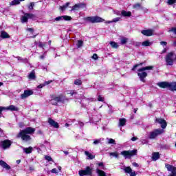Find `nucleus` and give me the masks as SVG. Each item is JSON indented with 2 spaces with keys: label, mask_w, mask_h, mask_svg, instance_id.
Returning <instances> with one entry per match:
<instances>
[{
  "label": "nucleus",
  "mask_w": 176,
  "mask_h": 176,
  "mask_svg": "<svg viewBox=\"0 0 176 176\" xmlns=\"http://www.w3.org/2000/svg\"><path fill=\"white\" fill-rule=\"evenodd\" d=\"M34 133H35V128L27 127L19 133L17 138H21L23 141H30L31 137L28 134H34Z\"/></svg>",
  "instance_id": "1"
},
{
  "label": "nucleus",
  "mask_w": 176,
  "mask_h": 176,
  "mask_svg": "<svg viewBox=\"0 0 176 176\" xmlns=\"http://www.w3.org/2000/svg\"><path fill=\"white\" fill-rule=\"evenodd\" d=\"M152 69H153V66H146L138 69V76H139L141 82L145 83V78L148 76V73H146L145 71H152Z\"/></svg>",
  "instance_id": "2"
},
{
  "label": "nucleus",
  "mask_w": 176,
  "mask_h": 176,
  "mask_svg": "<svg viewBox=\"0 0 176 176\" xmlns=\"http://www.w3.org/2000/svg\"><path fill=\"white\" fill-rule=\"evenodd\" d=\"M121 155H122L125 159H130L132 156L137 155V150L124 151L121 152Z\"/></svg>",
  "instance_id": "3"
},
{
  "label": "nucleus",
  "mask_w": 176,
  "mask_h": 176,
  "mask_svg": "<svg viewBox=\"0 0 176 176\" xmlns=\"http://www.w3.org/2000/svg\"><path fill=\"white\" fill-rule=\"evenodd\" d=\"M164 132V130L163 129H155L152 132H150V135H149V138L150 140H155V138H156V137H157V135H160V134H163V133Z\"/></svg>",
  "instance_id": "4"
},
{
  "label": "nucleus",
  "mask_w": 176,
  "mask_h": 176,
  "mask_svg": "<svg viewBox=\"0 0 176 176\" xmlns=\"http://www.w3.org/2000/svg\"><path fill=\"white\" fill-rule=\"evenodd\" d=\"M80 176L91 175L93 169L90 166H87L85 170H80L78 172Z\"/></svg>",
  "instance_id": "5"
},
{
  "label": "nucleus",
  "mask_w": 176,
  "mask_h": 176,
  "mask_svg": "<svg viewBox=\"0 0 176 176\" xmlns=\"http://www.w3.org/2000/svg\"><path fill=\"white\" fill-rule=\"evenodd\" d=\"M28 19H32V20H35V14L26 13L21 18V23H27Z\"/></svg>",
  "instance_id": "6"
},
{
  "label": "nucleus",
  "mask_w": 176,
  "mask_h": 176,
  "mask_svg": "<svg viewBox=\"0 0 176 176\" xmlns=\"http://www.w3.org/2000/svg\"><path fill=\"white\" fill-rule=\"evenodd\" d=\"M174 54L173 52H170L166 55V61L167 65H173L174 64V59L173 58Z\"/></svg>",
  "instance_id": "7"
},
{
  "label": "nucleus",
  "mask_w": 176,
  "mask_h": 176,
  "mask_svg": "<svg viewBox=\"0 0 176 176\" xmlns=\"http://www.w3.org/2000/svg\"><path fill=\"white\" fill-rule=\"evenodd\" d=\"M165 167L167 168L168 171H170L171 174L169 176H176V168L168 164H166Z\"/></svg>",
  "instance_id": "8"
},
{
  "label": "nucleus",
  "mask_w": 176,
  "mask_h": 176,
  "mask_svg": "<svg viewBox=\"0 0 176 176\" xmlns=\"http://www.w3.org/2000/svg\"><path fill=\"white\" fill-rule=\"evenodd\" d=\"M83 8H86V3H79L72 8L71 12H76V10H79L80 8L83 9Z\"/></svg>",
  "instance_id": "9"
},
{
  "label": "nucleus",
  "mask_w": 176,
  "mask_h": 176,
  "mask_svg": "<svg viewBox=\"0 0 176 176\" xmlns=\"http://www.w3.org/2000/svg\"><path fill=\"white\" fill-rule=\"evenodd\" d=\"M63 20H65V21H71V20H72V17L67 15H63L58 16L55 19L56 21H63Z\"/></svg>",
  "instance_id": "10"
},
{
  "label": "nucleus",
  "mask_w": 176,
  "mask_h": 176,
  "mask_svg": "<svg viewBox=\"0 0 176 176\" xmlns=\"http://www.w3.org/2000/svg\"><path fill=\"white\" fill-rule=\"evenodd\" d=\"M57 102H64L63 96H57L54 99L51 100V104H52V105H57Z\"/></svg>",
  "instance_id": "11"
},
{
  "label": "nucleus",
  "mask_w": 176,
  "mask_h": 176,
  "mask_svg": "<svg viewBox=\"0 0 176 176\" xmlns=\"http://www.w3.org/2000/svg\"><path fill=\"white\" fill-rule=\"evenodd\" d=\"M34 94V91L32 90H25L24 93L21 95V98L24 100L30 96H32Z\"/></svg>",
  "instance_id": "12"
},
{
  "label": "nucleus",
  "mask_w": 176,
  "mask_h": 176,
  "mask_svg": "<svg viewBox=\"0 0 176 176\" xmlns=\"http://www.w3.org/2000/svg\"><path fill=\"white\" fill-rule=\"evenodd\" d=\"M155 122L161 125L162 129H166L167 127V122L163 118H157Z\"/></svg>",
  "instance_id": "13"
},
{
  "label": "nucleus",
  "mask_w": 176,
  "mask_h": 176,
  "mask_svg": "<svg viewBox=\"0 0 176 176\" xmlns=\"http://www.w3.org/2000/svg\"><path fill=\"white\" fill-rule=\"evenodd\" d=\"M0 145L1 146H2L3 149H6L8 148H9V146H10V145H12V142L10 140H4V141H1L0 142Z\"/></svg>",
  "instance_id": "14"
},
{
  "label": "nucleus",
  "mask_w": 176,
  "mask_h": 176,
  "mask_svg": "<svg viewBox=\"0 0 176 176\" xmlns=\"http://www.w3.org/2000/svg\"><path fill=\"white\" fill-rule=\"evenodd\" d=\"M48 123L50 125H51L52 127H54V129H58V127H60V125L58 124V122L52 118H48Z\"/></svg>",
  "instance_id": "15"
},
{
  "label": "nucleus",
  "mask_w": 176,
  "mask_h": 176,
  "mask_svg": "<svg viewBox=\"0 0 176 176\" xmlns=\"http://www.w3.org/2000/svg\"><path fill=\"white\" fill-rule=\"evenodd\" d=\"M141 32L145 36H152L153 35V30L151 29L142 30Z\"/></svg>",
  "instance_id": "16"
},
{
  "label": "nucleus",
  "mask_w": 176,
  "mask_h": 176,
  "mask_svg": "<svg viewBox=\"0 0 176 176\" xmlns=\"http://www.w3.org/2000/svg\"><path fill=\"white\" fill-rule=\"evenodd\" d=\"M124 170V172L126 174L130 175V176H135V175H137V174L135 173V171H133V170L131 169V168H130V166L126 167Z\"/></svg>",
  "instance_id": "17"
},
{
  "label": "nucleus",
  "mask_w": 176,
  "mask_h": 176,
  "mask_svg": "<svg viewBox=\"0 0 176 176\" xmlns=\"http://www.w3.org/2000/svg\"><path fill=\"white\" fill-rule=\"evenodd\" d=\"M157 85L159 86V87H161V89H167V87H169L170 86V82H158Z\"/></svg>",
  "instance_id": "18"
},
{
  "label": "nucleus",
  "mask_w": 176,
  "mask_h": 176,
  "mask_svg": "<svg viewBox=\"0 0 176 176\" xmlns=\"http://www.w3.org/2000/svg\"><path fill=\"white\" fill-rule=\"evenodd\" d=\"M4 111H19V107L14 106V105H10L9 107H3Z\"/></svg>",
  "instance_id": "19"
},
{
  "label": "nucleus",
  "mask_w": 176,
  "mask_h": 176,
  "mask_svg": "<svg viewBox=\"0 0 176 176\" xmlns=\"http://www.w3.org/2000/svg\"><path fill=\"white\" fill-rule=\"evenodd\" d=\"M0 166L3 167V168H6V170H10V166H9L5 161H0Z\"/></svg>",
  "instance_id": "20"
},
{
  "label": "nucleus",
  "mask_w": 176,
  "mask_h": 176,
  "mask_svg": "<svg viewBox=\"0 0 176 176\" xmlns=\"http://www.w3.org/2000/svg\"><path fill=\"white\" fill-rule=\"evenodd\" d=\"M85 155H87L88 159H89L90 160H93V159L96 157V155H93L89 151H85Z\"/></svg>",
  "instance_id": "21"
},
{
  "label": "nucleus",
  "mask_w": 176,
  "mask_h": 176,
  "mask_svg": "<svg viewBox=\"0 0 176 176\" xmlns=\"http://www.w3.org/2000/svg\"><path fill=\"white\" fill-rule=\"evenodd\" d=\"M1 37L3 39H6L8 38H10V36H9V34H8V32H6L5 31H1Z\"/></svg>",
  "instance_id": "22"
},
{
  "label": "nucleus",
  "mask_w": 176,
  "mask_h": 176,
  "mask_svg": "<svg viewBox=\"0 0 176 176\" xmlns=\"http://www.w3.org/2000/svg\"><path fill=\"white\" fill-rule=\"evenodd\" d=\"M126 122H127V120L125 118H120L119 120L120 127H123V126H125Z\"/></svg>",
  "instance_id": "23"
},
{
  "label": "nucleus",
  "mask_w": 176,
  "mask_h": 176,
  "mask_svg": "<svg viewBox=\"0 0 176 176\" xmlns=\"http://www.w3.org/2000/svg\"><path fill=\"white\" fill-rule=\"evenodd\" d=\"M121 14L123 17H130V16H131V12L123 10L122 11Z\"/></svg>",
  "instance_id": "24"
},
{
  "label": "nucleus",
  "mask_w": 176,
  "mask_h": 176,
  "mask_svg": "<svg viewBox=\"0 0 176 176\" xmlns=\"http://www.w3.org/2000/svg\"><path fill=\"white\" fill-rule=\"evenodd\" d=\"M160 155L159 154V153L156 152L153 153L152 160H154V162H156V160L160 159Z\"/></svg>",
  "instance_id": "25"
},
{
  "label": "nucleus",
  "mask_w": 176,
  "mask_h": 176,
  "mask_svg": "<svg viewBox=\"0 0 176 176\" xmlns=\"http://www.w3.org/2000/svg\"><path fill=\"white\" fill-rule=\"evenodd\" d=\"M169 88L172 91H174L176 90V82H169Z\"/></svg>",
  "instance_id": "26"
},
{
  "label": "nucleus",
  "mask_w": 176,
  "mask_h": 176,
  "mask_svg": "<svg viewBox=\"0 0 176 176\" xmlns=\"http://www.w3.org/2000/svg\"><path fill=\"white\" fill-rule=\"evenodd\" d=\"M104 19L100 16H94V23H102Z\"/></svg>",
  "instance_id": "27"
},
{
  "label": "nucleus",
  "mask_w": 176,
  "mask_h": 176,
  "mask_svg": "<svg viewBox=\"0 0 176 176\" xmlns=\"http://www.w3.org/2000/svg\"><path fill=\"white\" fill-rule=\"evenodd\" d=\"M153 43V42H151L148 40H146L145 41H143L142 43V46H151V45H152Z\"/></svg>",
  "instance_id": "28"
},
{
  "label": "nucleus",
  "mask_w": 176,
  "mask_h": 176,
  "mask_svg": "<svg viewBox=\"0 0 176 176\" xmlns=\"http://www.w3.org/2000/svg\"><path fill=\"white\" fill-rule=\"evenodd\" d=\"M109 43L113 49H118L119 47V45L115 41H111Z\"/></svg>",
  "instance_id": "29"
},
{
  "label": "nucleus",
  "mask_w": 176,
  "mask_h": 176,
  "mask_svg": "<svg viewBox=\"0 0 176 176\" xmlns=\"http://www.w3.org/2000/svg\"><path fill=\"white\" fill-rule=\"evenodd\" d=\"M96 173L98 176H106L105 172H104L103 170H100L98 168L96 169Z\"/></svg>",
  "instance_id": "30"
},
{
  "label": "nucleus",
  "mask_w": 176,
  "mask_h": 176,
  "mask_svg": "<svg viewBox=\"0 0 176 176\" xmlns=\"http://www.w3.org/2000/svg\"><path fill=\"white\" fill-rule=\"evenodd\" d=\"M35 71L33 70L29 75H28V78L30 80H34L35 79Z\"/></svg>",
  "instance_id": "31"
},
{
  "label": "nucleus",
  "mask_w": 176,
  "mask_h": 176,
  "mask_svg": "<svg viewBox=\"0 0 176 176\" xmlns=\"http://www.w3.org/2000/svg\"><path fill=\"white\" fill-rule=\"evenodd\" d=\"M85 20L89 21V23H94V16H87L85 18Z\"/></svg>",
  "instance_id": "32"
},
{
  "label": "nucleus",
  "mask_w": 176,
  "mask_h": 176,
  "mask_svg": "<svg viewBox=\"0 0 176 176\" xmlns=\"http://www.w3.org/2000/svg\"><path fill=\"white\" fill-rule=\"evenodd\" d=\"M68 6H69V3H66L64 6H60V9L62 10V12H64V10H65Z\"/></svg>",
  "instance_id": "33"
},
{
  "label": "nucleus",
  "mask_w": 176,
  "mask_h": 176,
  "mask_svg": "<svg viewBox=\"0 0 176 176\" xmlns=\"http://www.w3.org/2000/svg\"><path fill=\"white\" fill-rule=\"evenodd\" d=\"M23 151L25 153H31V152H32V148H23Z\"/></svg>",
  "instance_id": "34"
},
{
  "label": "nucleus",
  "mask_w": 176,
  "mask_h": 176,
  "mask_svg": "<svg viewBox=\"0 0 176 176\" xmlns=\"http://www.w3.org/2000/svg\"><path fill=\"white\" fill-rule=\"evenodd\" d=\"M128 41H129V38H124V37L122 38H121V45H126V43H127Z\"/></svg>",
  "instance_id": "35"
},
{
  "label": "nucleus",
  "mask_w": 176,
  "mask_h": 176,
  "mask_svg": "<svg viewBox=\"0 0 176 176\" xmlns=\"http://www.w3.org/2000/svg\"><path fill=\"white\" fill-rule=\"evenodd\" d=\"M109 155L116 158L119 157V153H118V152L110 153Z\"/></svg>",
  "instance_id": "36"
},
{
  "label": "nucleus",
  "mask_w": 176,
  "mask_h": 176,
  "mask_svg": "<svg viewBox=\"0 0 176 176\" xmlns=\"http://www.w3.org/2000/svg\"><path fill=\"white\" fill-rule=\"evenodd\" d=\"M74 85H76V86H80V85H82V80L80 79H77L74 81Z\"/></svg>",
  "instance_id": "37"
},
{
  "label": "nucleus",
  "mask_w": 176,
  "mask_h": 176,
  "mask_svg": "<svg viewBox=\"0 0 176 176\" xmlns=\"http://www.w3.org/2000/svg\"><path fill=\"white\" fill-rule=\"evenodd\" d=\"M20 3V1L19 0H13L11 1L10 5L11 6H14V5H19Z\"/></svg>",
  "instance_id": "38"
},
{
  "label": "nucleus",
  "mask_w": 176,
  "mask_h": 176,
  "mask_svg": "<svg viewBox=\"0 0 176 176\" xmlns=\"http://www.w3.org/2000/svg\"><path fill=\"white\" fill-rule=\"evenodd\" d=\"M83 46V41L82 40H79L77 43L78 47H82Z\"/></svg>",
  "instance_id": "39"
},
{
  "label": "nucleus",
  "mask_w": 176,
  "mask_h": 176,
  "mask_svg": "<svg viewBox=\"0 0 176 176\" xmlns=\"http://www.w3.org/2000/svg\"><path fill=\"white\" fill-rule=\"evenodd\" d=\"M34 6H35V4L34 3H30L28 6L29 10H32V9H34Z\"/></svg>",
  "instance_id": "40"
},
{
  "label": "nucleus",
  "mask_w": 176,
  "mask_h": 176,
  "mask_svg": "<svg viewBox=\"0 0 176 176\" xmlns=\"http://www.w3.org/2000/svg\"><path fill=\"white\" fill-rule=\"evenodd\" d=\"M141 8L140 3H136L133 5V9H140Z\"/></svg>",
  "instance_id": "41"
},
{
  "label": "nucleus",
  "mask_w": 176,
  "mask_h": 176,
  "mask_svg": "<svg viewBox=\"0 0 176 176\" xmlns=\"http://www.w3.org/2000/svg\"><path fill=\"white\" fill-rule=\"evenodd\" d=\"M176 0H168L167 3L168 5H173V3H175Z\"/></svg>",
  "instance_id": "42"
},
{
  "label": "nucleus",
  "mask_w": 176,
  "mask_h": 176,
  "mask_svg": "<svg viewBox=\"0 0 176 176\" xmlns=\"http://www.w3.org/2000/svg\"><path fill=\"white\" fill-rule=\"evenodd\" d=\"M50 172L52 174H58V170H57V168H53L52 170H50Z\"/></svg>",
  "instance_id": "43"
},
{
  "label": "nucleus",
  "mask_w": 176,
  "mask_h": 176,
  "mask_svg": "<svg viewBox=\"0 0 176 176\" xmlns=\"http://www.w3.org/2000/svg\"><path fill=\"white\" fill-rule=\"evenodd\" d=\"M168 32H173V34H176V27L172 28L170 30H168Z\"/></svg>",
  "instance_id": "44"
},
{
  "label": "nucleus",
  "mask_w": 176,
  "mask_h": 176,
  "mask_svg": "<svg viewBox=\"0 0 176 176\" xmlns=\"http://www.w3.org/2000/svg\"><path fill=\"white\" fill-rule=\"evenodd\" d=\"M98 101L103 102L104 101V97L101 96V95H98Z\"/></svg>",
  "instance_id": "45"
},
{
  "label": "nucleus",
  "mask_w": 176,
  "mask_h": 176,
  "mask_svg": "<svg viewBox=\"0 0 176 176\" xmlns=\"http://www.w3.org/2000/svg\"><path fill=\"white\" fill-rule=\"evenodd\" d=\"M120 21V17L114 18L112 21L113 23H118V21Z\"/></svg>",
  "instance_id": "46"
},
{
  "label": "nucleus",
  "mask_w": 176,
  "mask_h": 176,
  "mask_svg": "<svg viewBox=\"0 0 176 176\" xmlns=\"http://www.w3.org/2000/svg\"><path fill=\"white\" fill-rule=\"evenodd\" d=\"M108 142H109V144H116L115 142V140H113V139H108Z\"/></svg>",
  "instance_id": "47"
},
{
  "label": "nucleus",
  "mask_w": 176,
  "mask_h": 176,
  "mask_svg": "<svg viewBox=\"0 0 176 176\" xmlns=\"http://www.w3.org/2000/svg\"><path fill=\"white\" fill-rule=\"evenodd\" d=\"M140 65H142V63L135 65L132 68V71H135V68H137V67H140Z\"/></svg>",
  "instance_id": "48"
},
{
  "label": "nucleus",
  "mask_w": 176,
  "mask_h": 176,
  "mask_svg": "<svg viewBox=\"0 0 176 176\" xmlns=\"http://www.w3.org/2000/svg\"><path fill=\"white\" fill-rule=\"evenodd\" d=\"M45 43H42V42L38 43L39 47L43 48V47H45Z\"/></svg>",
  "instance_id": "49"
},
{
  "label": "nucleus",
  "mask_w": 176,
  "mask_h": 176,
  "mask_svg": "<svg viewBox=\"0 0 176 176\" xmlns=\"http://www.w3.org/2000/svg\"><path fill=\"white\" fill-rule=\"evenodd\" d=\"M45 160H47V162H52V160H53L52 157L47 155L45 156Z\"/></svg>",
  "instance_id": "50"
},
{
  "label": "nucleus",
  "mask_w": 176,
  "mask_h": 176,
  "mask_svg": "<svg viewBox=\"0 0 176 176\" xmlns=\"http://www.w3.org/2000/svg\"><path fill=\"white\" fill-rule=\"evenodd\" d=\"M91 58H93L94 60H97L98 58V56L97 55V54H94Z\"/></svg>",
  "instance_id": "51"
},
{
  "label": "nucleus",
  "mask_w": 176,
  "mask_h": 176,
  "mask_svg": "<svg viewBox=\"0 0 176 176\" xmlns=\"http://www.w3.org/2000/svg\"><path fill=\"white\" fill-rule=\"evenodd\" d=\"M53 82V80H48V81H45V82H44V85H45V86H47V85H50V83H52Z\"/></svg>",
  "instance_id": "52"
},
{
  "label": "nucleus",
  "mask_w": 176,
  "mask_h": 176,
  "mask_svg": "<svg viewBox=\"0 0 176 176\" xmlns=\"http://www.w3.org/2000/svg\"><path fill=\"white\" fill-rule=\"evenodd\" d=\"M67 94H70L71 96H74V94H76V92H74V91H69Z\"/></svg>",
  "instance_id": "53"
},
{
  "label": "nucleus",
  "mask_w": 176,
  "mask_h": 176,
  "mask_svg": "<svg viewBox=\"0 0 176 176\" xmlns=\"http://www.w3.org/2000/svg\"><path fill=\"white\" fill-rule=\"evenodd\" d=\"M100 142H101V140H96L94 141V145H97V144H100Z\"/></svg>",
  "instance_id": "54"
},
{
  "label": "nucleus",
  "mask_w": 176,
  "mask_h": 176,
  "mask_svg": "<svg viewBox=\"0 0 176 176\" xmlns=\"http://www.w3.org/2000/svg\"><path fill=\"white\" fill-rule=\"evenodd\" d=\"M160 45H162V46H167V42H166V41H161L160 42Z\"/></svg>",
  "instance_id": "55"
},
{
  "label": "nucleus",
  "mask_w": 176,
  "mask_h": 176,
  "mask_svg": "<svg viewBox=\"0 0 176 176\" xmlns=\"http://www.w3.org/2000/svg\"><path fill=\"white\" fill-rule=\"evenodd\" d=\"M2 111H5L3 107H0V118L2 116Z\"/></svg>",
  "instance_id": "56"
},
{
  "label": "nucleus",
  "mask_w": 176,
  "mask_h": 176,
  "mask_svg": "<svg viewBox=\"0 0 176 176\" xmlns=\"http://www.w3.org/2000/svg\"><path fill=\"white\" fill-rule=\"evenodd\" d=\"M45 84L43 83V84H40L37 87H38V89H42V88H43V87H45Z\"/></svg>",
  "instance_id": "57"
},
{
  "label": "nucleus",
  "mask_w": 176,
  "mask_h": 176,
  "mask_svg": "<svg viewBox=\"0 0 176 176\" xmlns=\"http://www.w3.org/2000/svg\"><path fill=\"white\" fill-rule=\"evenodd\" d=\"M27 31H28L29 32H30L31 34H32L34 32V29L32 28H28Z\"/></svg>",
  "instance_id": "58"
},
{
  "label": "nucleus",
  "mask_w": 176,
  "mask_h": 176,
  "mask_svg": "<svg viewBox=\"0 0 176 176\" xmlns=\"http://www.w3.org/2000/svg\"><path fill=\"white\" fill-rule=\"evenodd\" d=\"M135 46H141V43L140 42H135L134 43Z\"/></svg>",
  "instance_id": "59"
},
{
  "label": "nucleus",
  "mask_w": 176,
  "mask_h": 176,
  "mask_svg": "<svg viewBox=\"0 0 176 176\" xmlns=\"http://www.w3.org/2000/svg\"><path fill=\"white\" fill-rule=\"evenodd\" d=\"M137 140H138V138H136V137H133L131 138V141H137Z\"/></svg>",
  "instance_id": "60"
},
{
  "label": "nucleus",
  "mask_w": 176,
  "mask_h": 176,
  "mask_svg": "<svg viewBox=\"0 0 176 176\" xmlns=\"http://www.w3.org/2000/svg\"><path fill=\"white\" fill-rule=\"evenodd\" d=\"M98 165L100 167H104V163H102V162L98 163Z\"/></svg>",
  "instance_id": "61"
},
{
  "label": "nucleus",
  "mask_w": 176,
  "mask_h": 176,
  "mask_svg": "<svg viewBox=\"0 0 176 176\" xmlns=\"http://www.w3.org/2000/svg\"><path fill=\"white\" fill-rule=\"evenodd\" d=\"M111 23H113V21H107L105 22L106 24H111Z\"/></svg>",
  "instance_id": "62"
},
{
  "label": "nucleus",
  "mask_w": 176,
  "mask_h": 176,
  "mask_svg": "<svg viewBox=\"0 0 176 176\" xmlns=\"http://www.w3.org/2000/svg\"><path fill=\"white\" fill-rule=\"evenodd\" d=\"M133 166H134V167H138V164L134 162L133 163Z\"/></svg>",
  "instance_id": "63"
},
{
  "label": "nucleus",
  "mask_w": 176,
  "mask_h": 176,
  "mask_svg": "<svg viewBox=\"0 0 176 176\" xmlns=\"http://www.w3.org/2000/svg\"><path fill=\"white\" fill-rule=\"evenodd\" d=\"M173 46H176V40L173 42Z\"/></svg>",
  "instance_id": "64"
}]
</instances>
